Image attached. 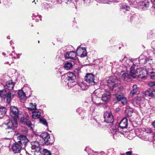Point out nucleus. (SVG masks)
Listing matches in <instances>:
<instances>
[{"label": "nucleus", "mask_w": 155, "mask_h": 155, "mask_svg": "<svg viewBox=\"0 0 155 155\" xmlns=\"http://www.w3.org/2000/svg\"><path fill=\"white\" fill-rule=\"evenodd\" d=\"M87 148H87V147H86V149H85V151H87Z\"/></svg>", "instance_id": "nucleus-53"}, {"label": "nucleus", "mask_w": 155, "mask_h": 155, "mask_svg": "<svg viewBox=\"0 0 155 155\" xmlns=\"http://www.w3.org/2000/svg\"><path fill=\"white\" fill-rule=\"evenodd\" d=\"M145 131L147 133H150L151 132V130L150 128H147L145 129Z\"/></svg>", "instance_id": "nucleus-42"}, {"label": "nucleus", "mask_w": 155, "mask_h": 155, "mask_svg": "<svg viewBox=\"0 0 155 155\" xmlns=\"http://www.w3.org/2000/svg\"><path fill=\"white\" fill-rule=\"evenodd\" d=\"M14 84L11 80L8 81L6 82V84L5 86V88L8 90H12L14 87Z\"/></svg>", "instance_id": "nucleus-20"}, {"label": "nucleus", "mask_w": 155, "mask_h": 155, "mask_svg": "<svg viewBox=\"0 0 155 155\" xmlns=\"http://www.w3.org/2000/svg\"><path fill=\"white\" fill-rule=\"evenodd\" d=\"M139 5L142 6V8H146L148 7L149 3L148 2L147 0H145L144 2H140Z\"/></svg>", "instance_id": "nucleus-23"}, {"label": "nucleus", "mask_w": 155, "mask_h": 155, "mask_svg": "<svg viewBox=\"0 0 155 155\" xmlns=\"http://www.w3.org/2000/svg\"><path fill=\"white\" fill-rule=\"evenodd\" d=\"M6 112V109L5 107L0 106V118L3 117Z\"/></svg>", "instance_id": "nucleus-22"}, {"label": "nucleus", "mask_w": 155, "mask_h": 155, "mask_svg": "<svg viewBox=\"0 0 155 155\" xmlns=\"http://www.w3.org/2000/svg\"><path fill=\"white\" fill-rule=\"evenodd\" d=\"M129 110V109H127L126 110V112H127Z\"/></svg>", "instance_id": "nucleus-51"}, {"label": "nucleus", "mask_w": 155, "mask_h": 155, "mask_svg": "<svg viewBox=\"0 0 155 155\" xmlns=\"http://www.w3.org/2000/svg\"><path fill=\"white\" fill-rule=\"evenodd\" d=\"M40 140H42L44 143L48 145L49 144L50 142V136L46 132H44L42 133L40 136Z\"/></svg>", "instance_id": "nucleus-8"}, {"label": "nucleus", "mask_w": 155, "mask_h": 155, "mask_svg": "<svg viewBox=\"0 0 155 155\" xmlns=\"http://www.w3.org/2000/svg\"><path fill=\"white\" fill-rule=\"evenodd\" d=\"M12 48H13V49H14V47H12Z\"/></svg>", "instance_id": "nucleus-54"}, {"label": "nucleus", "mask_w": 155, "mask_h": 155, "mask_svg": "<svg viewBox=\"0 0 155 155\" xmlns=\"http://www.w3.org/2000/svg\"><path fill=\"white\" fill-rule=\"evenodd\" d=\"M126 155H131L132 154V152L129 151L126 152Z\"/></svg>", "instance_id": "nucleus-45"}, {"label": "nucleus", "mask_w": 155, "mask_h": 155, "mask_svg": "<svg viewBox=\"0 0 155 155\" xmlns=\"http://www.w3.org/2000/svg\"><path fill=\"white\" fill-rule=\"evenodd\" d=\"M72 67V64L71 62H68L66 63L64 65V68L66 70L70 69Z\"/></svg>", "instance_id": "nucleus-27"}, {"label": "nucleus", "mask_w": 155, "mask_h": 155, "mask_svg": "<svg viewBox=\"0 0 155 155\" xmlns=\"http://www.w3.org/2000/svg\"><path fill=\"white\" fill-rule=\"evenodd\" d=\"M104 123V122H100L99 123H98L99 126L100 127H102V126L103 125V124Z\"/></svg>", "instance_id": "nucleus-44"}, {"label": "nucleus", "mask_w": 155, "mask_h": 155, "mask_svg": "<svg viewBox=\"0 0 155 155\" xmlns=\"http://www.w3.org/2000/svg\"><path fill=\"white\" fill-rule=\"evenodd\" d=\"M14 94L10 91L7 92L5 90L0 91V97L2 100H6L8 104H10L13 98Z\"/></svg>", "instance_id": "nucleus-4"}, {"label": "nucleus", "mask_w": 155, "mask_h": 155, "mask_svg": "<svg viewBox=\"0 0 155 155\" xmlns=\"http://www.w3.org/2000/svg\"><path fill=\"white\" fill-rule=\"evenodd\" d=\"M148 73V70L143 68H138L136 71L133 69V67L130 68V75L134 78H145Z\"/></svg>", "instance_id": "nucleus-2"}, {"label": "nucleus", "mask_w": 155, "mask_h": 155, "mask_svg": "<svg viewBox=\"0 0 155 155\" xmlns=\"http://www.w3.org/2000/svg\"><path fill=\"white\" fill-rule=\"evenodd\" d=\"M131 76L127 73H124L122 74V79L125 81L129 82L131 81Z\"/></svg>", "instance_id": "nucleus-19"}, {"label": "nucleus", "mask_w": 155, "mask_h": 155, "mask_svg": "<svg viewBox=\"0 0 155 155\" xmlns=\"http://www.w3.org/2000/svg\"><path fill=\"white\" fill-rule=\"evenodd\" d=\"M151 1L153 2V4H155V0H153H153H152Z\"/></svg>", "instance_id": "nucleus-47"}, {"label": "nucleus", "mask_w": 155, "mask_h": 155, "mask_svg": "<svg viewBox=\"0 0 155 155\" xmlns=\"http://www.w3.org/2000/svg\"><path fill=\"white\" fill-rule=\"evenodd\" d=\"M120 101L122 104L125 105L127 103V100L126 97L124 96Z\"/></svg>", "instance_id": "nucleus-36"}, {"label": "nucleus", "mask_w": 155, "mask_h": 155, "mask_svg": "<svg viewBox=\"0 0 155 155\" xmlns=\"http://www.w3.org/2000/svg\"><path fill=\"white\" fill-rule=\"evenodd\" d=\"M145 94L146 95L151 97H155V90L153 89H148L145 91Z\"/></svg>", "instance_id": "nucleus-21"}, {"label": "nucleus", "mask_w": 155, "mask_h": 155, "mask_svg": "<svg viewBox=\"0 0 155 155\" xmlns=\"http://www.w3.org/2000/svg\"><path fill=\"white\" fill-rule=\"evenodd\" d=\"M61 0H53L52 2L53 4L54 5H56L59 4L60 3Z\"/></svg>", "instance_id": "nucleus-39"}, {"label": "nucleus", "mask_w": 155, "mask_h": 155, "mask_svg": "<svg viewBox=\"0 0 155 155\" xmlns=\"http://www.w3.org/2000/svg\"><path fill=\"white\" fill-rule=\"evenodd\" d=\"M133 89L130 93V95L132 96H133L134 94L137 92V86L136 84L134 85L133 86Z\"/></svg>", "instance_id": "nucleus-26"}, {"label": "nucleus", "mask_w": 155, "mask_h": 155, "mask_svg": "<svg viewBox=\"0 0 155 155\" xmlns=\"http://www.w3.org/2000/svg\"><path fill=\"white\" fill-rule=\"evenodd\" d=\"M5 124L6 126L7 129L11 130L12 132H14L15 129L17 127V120L14 119L13 121L8 120L5 122Z\"/></svg>", "instance_id": "nucleus-5"}, {"label": "nucleus", "mask_w": 155, "mask_h": 155, "mask_svg": "<svg viewBox=\"0 0 155 155\" xmlns=\"http://www.w3.org/2000/svg\"><path fill=\"white\" fill-rule=\"evenodd\" d=\"M65 58L66 59L75 60L76 58V53L74 51L67 52L65 55Z\"/></svg>", "instance_id": "nucleus-16"}, {"label": "nucleus", "mask_w": 155, "mask_h": 155, "mask_svg": "<svg viewBox=\"0 0 155 155\" xmlns=\"http://www.w3.org/2000/svg\"><path fill=\"white\" fill-rule=\"evenodd\" d=\"M152 44H153L155 43V41H153L152 42Z\"/></svg>", "instance_id": "nucleus-49"}, {"label": "nucleus", "mask_w": 155, "mask_h": 155, "mask_svg": "<svg viewBox=\"0 0 155 155\" xmlns=\"http://www.w3.org/2000/svg\"><path fill=\"white\" fill-rule=\"evenodd\" d=\"M110 94L109 92L108 91H106L102 95V100L105 102L108 101L110 99Z\"/></svg>", "instance_id": "nucleus-17"}, {"label": "nucleus", "mask_w": 155, "mask_h": 155, "mask_svg": "<svg viewBox=\"0 0 155 155\" xmlns=\"http://www.w3.org/2000/svg\"><path fill=\"white\" fill-rule=\"evenodd\" d=\"M62 79H64V80H67V84L68 86L70 88L76 85L77 83L75 81L76 76L72 72H68L61 76Z\"/></svg>", "instance_id": "nucleus-3"}, {"label": "nucleus", "mask_w": 155, "mask_h": 155, "mask_svg": "<svg viewBox=\"0 0 155 155\" xmlns=\"http://www.w3.org/2000/svg\"><path fill=\"white\" fill-rule=\"evenodd\" d=\"M141 57V56H140V57Z\"/></svg>", "instance_id": "nucleus-57"}, {"label": "nucleus", "mask_w": 155, "mask_h": 155, "mask_svg": "<svg viewBox=\"0 0 155 155\" xmlns=\"http://www.w3.org/2000/svg\"><path fill=\"white\" fill-rule=\"evenodd\" d=\"M128 120L126 117L123 118L120 121L119 125L122 129L126 128L128 126Z\"/></svg>", "instance_id": "nucleus-18"}, {"label": "nucleus", "mask_w": 155, "mask_h": 155, "mask_svg": "<svg viewBox=\"0 0 155 155\" xmlns=\"http://www.w3.org/2000/svg\"><path fill=\"white\" fill-rule=\"evenodd\" d=\"M41 117V113L39 111L33 112L32 117L34 119L38 118Z\"/></svg>", "instance_id": "nucleus-25"}, {"label": "nucleus", "mask_w": 155, "mask_h": 155, "mask_svg": "<svg viewBox=\"0 0 155 155\" xmlns=\"http://www.w3.org/2000/svg\"><path fill=\"white\" fill-rule=\"evenodd\" d=\"M141 57V56H140V57Z\"/></svg>", "instance_id": "nucleus-58"}, {"label": "nucleus", "mask_w": 155, "mask_h": 155, "mask_svg": "<svg viewBox=\"0 0 155 155\" xmlns=\"http://www.w3.org/2000/svg\"><path fill=\"white\" fill-rule=\"evenodd\" d=\"M18 94L19 97L21 99H25L26 98L25 93L22 90L19 91Z\"/></svg>", "instance_id": "nucleus-24"}, {"label": "nucleus", "mask_w": 155, "mask_h": 155, "mask_svg": "<svg viewBox=\"0 0 155 155\" xmlns=\"http://www.w3.org/2000/svg\"><path fill=\"white\" fill-rule=\"evenodd\" d=\"M147 85L150 87H152L155 86V81H150L148 82Z\"/></svg>", "instance_id": "nucleus-37"}, {"label": "nucleus", "mask_w": 155, "mask_h": 155, "mask_svg": "<svg viewBox=\"0 0 155 155\" xmlns=\"http://www.w3.org/2000/svg\"><path fill=\"white\" fill-rule=\"evenodd\" d=\"M121 155H125L124 154H121Z\"/></svg>", "instance_id": "nucleus-60"}, {"label": "nucleus", "mask_w": 155, "mask_h": 155, "mask_svg": "<svg viewBox=\"0 0 155 155\" xmlns=\"http://www.w3.org/2000/svg\"><path fill=\"white\" fill-rule=\"evenodd\" d=\"M77 55L81 57H84L87 56V52L84 47H79L77 50Z\"/></svg>", "instance_id": "nucleus-12"}, {"label": "nucleus", "mask_w": 155, "mask_h": 155, "mask_svg": "<svg viewBox=\"0 0 155 155\" xmlns=\"http://www.w3.org/2000/svg\"><path fill=\"white\" fill-rule=\"evenodd\" d=\"M95 76L91 73H87L84 77L85 81L92 84H94L95 83L94 81Z\"/></svg>", "instance_id": "nucleus-11"}, {"label": "nucleus", "mask_w": 155, "mask_h": 155, "mask_svg": "<svg viewBox=\"0 0 155 155\" xmlns=\"http://www.w3.org/2000/svg\"><path fill=\"white\" fill-rule=\"evenodd\" d=\"M141 101V98L139 97H137L134 99L133 103L134 104H137V105H139Z\"/></svg>", "instance_id": "nucleus-28"}, {"label": "nucleus", "mask_w": 155, "mask_h": 155, "mask_svg": "<svg viewBox=\"0 0 155 155\" xmlns=\"http://www.w3.org/2000/svg\"><path fill=\"white\" fill-rule=\"evenodd\" d=\"M37 17H38L39 18H40V21H41V18H40V16H38Z\"/></svg>", "instance_id": "nucleus-50"}, {"label": "nucleus", "mask_w": 155, "mask_h": 155, "mask_svg": "<svg viewBox=\"0 0 155 155\" xmlns=\"http://www.w3.org/2000/svg\"><path fill=\"white\" fill-rule=\"evenodd\" d=\"M78 85L81 87V88L82 90H84L87 89L86 87L85 84L82 83H78Z\"/></svg>", "instance_id": "nucleus-34"}, {"label": "nucleus", "mask_w": 155, "mask_h": 155, "mask_svg": "<svg viewBox=\"0 0 155 155\" xmlns=\"http://www.w3.org/2000/svg\"><path fill=\"white\" fill-rule=\"evenodd\" d=\"M40 122L47 126H48V124L46 119L44 118L40 119Z\"/></svg>", "instance_id": "nucleus-33"}, {"label": "nucleus", "mask_w": 155, "mask_h": 155, "mask_svg": "<svg viewBox=\"0 0 155 155\" xmlns=\"http://www.w3.org/2000/svg\"><path fill=\"white\" fill-rule=\"evenodd\" d=\"M31 148L35 151L41 153V150L40 147V145L38 141H33L31 142Z\"/></svg>", "instance_id": "nucleus-13"}, {"label": "nucleus", "mask_w": 155, "mask_h": 155, "mask_svg": "<svg viewBox=\"0 0 155 155\" xmlns=\"http://www.w3.org/2000/svg\"><path fill=\"white\" fill-rule=\"evenodd\" d=\"M131 112H130V113L129 114H128V115L129 116H130L131 115Z\"/></svg>", "instance_id": "nucleus-48"}, {"label": "nucleus", "mask_w": 155, "mask_h": 155, "mask_svg": "<svg viewBox=\"0 0 155 155\" xmlns=\"http://www.w3.org/2000/svg\"><path fill=\"white\" fill-rule=\"evenodd\" d=\"M119 132L118 131V130L117 129H113L112 131V133L114 134V135L115 134H119Z\"/></svg>", "instance_id": "nucleus-40"}, {"label": "nucleus", "mask_w": 155, "mask_h": 155, "mask_svg": "<svg viewBox=\"0 0 155 155\" xmlns=\"http://www.w3.org/2000/svg\"><path fill=\"white\" fill-rule=\"evenodd\" d=\"M152 124L153 126L155 127V120L154 121L153 123Z\"/></svg>", "instance_id": "nucleus-46"}, {"label": "nucleus", "mask_w": 155, "mask_h": 155, "mask_svg": "<svg viewBox=\"0 0 155 155\" xmlns=\"http://www.w3.org/2000/svg\"><path fill=\"white\" fill-rule=\"evenodd\" d=\"M5 3V0L4 1Z\"/></svg>", "instance_id": "nucleus-55"}, {"label": "nucleus", "mask_w": 155, "mask_h": 155, "mask_svg": "<svg viewBox=\"0 0 155 155\" xmlns=\"http://www.w3.org/2000/svg\"><path fill=\"white\" fill-rule=\"evenodd\" d=\"M147 137V136H146V137H145V136H143L141 137V138L142 140H143L146 141H147L148 140V137Z\"/></svg>", "instance_id": "nucleus-41"}, {"label": "nucleus", "mask_w": 155, "mask_h": 155, "mask_svg": "<svg viewBox=\"0 0 155 155\" xmlns=\"http://www.w3.org/2000/svg\"><path fill=\"white\" fill-rule=\"evenodd\" d=\"M123 97V95H117L116 96V98L118 101H120Z\"/></svg>", "instance_id": "nucleus-38"}, {"label": "nucleus", "mask_w": 155, "mask_h": 155, "mask_svg": "<svg viewBox=\"0 0 155 155\" xmlns=\"http://www.w3.org/2000/svg\"><path fill=\"white\" fill-rule=\"evenodd\" d=\"M141 57V56H140V57Z\"/></svg>", "instance_id": "nucleus-56"}, {"label": "nucleus", "mask_w": 155, "mask_h": 155, "mask_svg": "<svg viewBox=\"0 0 155 155\" xmlns=\"http://www.w3.org/2000/svg\"><path fill=\"white\" fill-rule=\"evenodd\" d=\"M7 38H8V39L9 37H7Z\"/></svg>", "instance_id": "nucleus-59"}, {"label": "nucleus", "mask_w": 155, "mask_h": 155, "mask_svg": "<svg viewBox=\"0 0 155 155\" xmlns=\"http://www.w3.org/2000/svg\"><path fill=\"white\" fill-rule=\"evenodd\" d=\"M147 75H148L152 79H155V72H149V71H148Z\"/></svg>", "instance_id": "nucleus-30"}, {"label": "nucleus", "mask_w": 155, "mask_h": 155, "mask_svg": "<svg viewBox=\"0 0 155 155\" xmlns=\"http://www.w3.org/2000/svg\"><path fill=\"white\" fill-rule=\"evenodd\" d=\"M118 80L115 76H111L107 80V85L110 88V90L115 91H118L123 89V87L120 84H116L118 82Z\"/></svg>", "instance_id": "nucleus-1"}, {"label": "nucleus", "mask_w": 155, "mask_h": 155, "mask_svg": "<svg viewBox=\"0 0 155 155\" xmlns=\"http://www.w3.org/2000/svg\"><path fill=\"white\" fill-rule=\"evenodd\" d=\"M99 93V90H95L93 93L92 95L93 96L94 95L96 97H100L101 94H97V93Z\"/></svg>", "instance_id": "nucleus-35"}, {"label": "nucleus", "mask_w": 155, "mask_h": 155, "mask_svg": "<svg viewBox=\"0 0 155 155\" xmlns=\"http://www.w3.org/2000/svg\"><path fill=\"white\" fill-rule=\"evenodd\" d=\"M10 110V114L14 119L17 120L19 118L20 115L23 116L21 114V112H19L18 108L14 106H11Z\"/></svg>", "instance_id": "nucleus-6"}, {"label": "nucleus", "mask_w": 155, "mask_h": 155, "mask_svg": "<svg viewBox=\"0 0 155 155\" xmlns=\"http://www.w3.org/2000/svg\"><path fill=\"white\" fill-rule=\"evenodd\" d=\"M36 109V105H34L32 103L30 104V107H28V110H35Z\"/></svg>", "instance_id": "nucleus-32"}, {"label": "nucleus", "mask_w": 155, "mask_h": 155, "mask_svg": "<svg viewBox=\"0 0 155 155\" xmlns=\"http://www.w3.org/2000/svg\"><path fill=\"white\" fill-rule=\"evenodd\" d=\"M17 139L19 140L18 143L20 144L21 146L25 145L28 141L27 137L22 135L18 137Z\"/></svg>", "instance_id": "nucleus-15"}, {"label": "nucleus", "mask_w": 155, "mask_h": 155, "mask_svg": "<svg viewBox=\"0 0 155 155\" xmlns=\"http://www.w3.org/2000/svg\"><path fill=\"white\" fill-rule=\"evenodd\" d=\"M21 55V54H15V53L14 52V51L12 52V53H11L9 54L10 56H13V58H14L15 59L16 58H20V56Z\"/></svg>", "instance_id": "nucleus-29"}, {"label": "nucleus", "mask_w": 155, "mask_h": 155, "mask_svg": "<svg viewBox=\"0 0 155 155\" xmlns=\"http://www.w3.org/2000/svg\"><path fill=\"white\" fill-rule=\"evenodd\" d=\"M22 148L21 145L18 143H15L12 147L11 149L15 153L20 152Z\"/></svg>", "instance_id": "nucleus-14"}, {"label": "nucleus", "mask_w": 155, "mask_h": 155, "mask_svg": "<svg viewBox=\"0 0 155 155\" xmlns=\"http://www.w3.org/2000/svg\"><path fill=\"white\" fill-rule=\"evenodd\" d=\"M104 121L107 123H112L114 119L113 115L110 112H106L104 115Z\"/></svg>", "instance_id": "nucleus-10"}, {"label": "nucleus", "mask_w": 155, "mask_h": 155, "mask_svg": "<svg viewBox=\"0 0 155 155\" xmlns=\"http://www.w3.org/2000/svg\"><path fill=\"white\" fill-rule=\"evenodd\" d=\"M120 61L126 68L130 67V68L133 67V69H134V65L133 64V63L132 61L130 59H127V58L124 57L123 59L121 60L120 59Z\"/></svg>", "instance_id": "nucleus-7"}, {"label": "nucleus", "mask_w": 155, "mask_h": 155, "mask_svg": "<svg viewBox=\"0 0 155 155\" xmlns=\"http://www.w3.org/2000/svg\"><path fill=\"white\" fill-rule=\"evenodd\" d=\"M41 153H42L43 155H51V153L50 151L46 149H43Z\"/></svg>", "instance_id": "nucleus-31"}, {"label": "nucleus", "mask_w": 155, "mask_h": 155, "mask_svg": "<svg viewBox=\"0 0 155 155\" xmlns=\"http://www.w3.org/2000/svg\"><path fill=\"white\" fill-rule=\"evenodd\" d=\"M29 117L28 116H26L25 118L23 117L22 116L21 117L20 121L22 124L30 127L31 129L32 130L34 126L33 124L31 123L30 120L29 119Z\"/></svg>", "instance_id": "nucleus-9"}, {"label": "nucleus", "mask_w": 155, "mask_h": 155, "mask_svg": "<svg viewBox=\"0 0 155 155\" xmlns=\"http://www.w3.org/2000/svg\"><path fill=\"white\" fill-rule=\"evenodd\" d=\"M129 109L130 110H131V109Z\"/></svg>", "instance_id": "nucleus-61"}, {"label": "nucleus", "mask_w": 155, "mask_h": 155, "mask_svg": "<svg viewBox=\"0 0 155 155\" xmlns=\"http://www.w3.org/2000/svg\"><path fill=\"white\" fill-rule=\"evenodd\" d=\"M125 9V8H126V10L127 11L129 10V6L127 5H125L123 7Z\"/></svg>", "instance_id": "nucleus-43"}, {"label": "nucleus", "mask_w": 155, "mask_h": 155, "mask_svg": "<svg viewBox=\"0 0 155 155\" xmlns=\"http://www.w3.org/2000/svg\"><path fill=\"white\" fill-rule=\"evenodd\" d=\"M2 54L3 55H5V53H4V52H3V53H2Z\"/></svg>", "instance_id": "nucleus-52"}]
</instances>
